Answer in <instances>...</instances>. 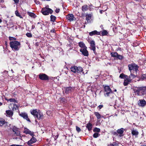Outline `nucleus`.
I'll return each instance as SVG.
<instances>
[{"mask_svg": "<svg viewBox=\"0 0 146 146\" xmlns=\"http://www.w3.org/2000/svg\"><path fill=\"white\" fill-rule=\"evenodd\" d=\"M133 90L134 93H136L138 96L140 95V93L141 95H144L146 93V86L135 87L133 88Z\"/></svg>", "mask_w": 146, "mask_h": 146, "instance_id": "obj_1", "label": "nucleus"}, {"mask_svg": "<svg viewBox=\"0 0 146 146\" xmlns=\"http://www.w3.org/2000/svg\"><path fill=\"white\" fill-rule=\"evenodd\" d=\"M10 47L14 51H18L21 47V43L18 41H12L9 43Z\"/></svg>", "mask_w": 146, "mask_h": 146, "instance_id": "obj_2", "label": "nucleus"}, {"mask_svg": "<svg viewBox=\"0 0 146 146\" xmlns=\"http://www.w3.org/2000/svg\"><path fill=\"white\" fill-rule=\"evenodd\" d=\"M104 92V96L106 97H109L114 94L113 91L109 86L103 85Z\"/></svg>", "mask_w": 146, "mask_h": 146, "instance_id": "obj_3", "label": "nucleus"}, {"mask_svg": "<svg viewBox=\"0 0 146 146\" xmlns=\"http://www.w3.org/2000/svg\"><path fill=\"white\" fill-rule=\"evenodd\" d=\"M31 113L38 120L43 118V114L41 113L40 110L37 111L36 109L33 110L31 111Z\"/></svg>", "mask_w": 146, "mask_h": 146, "instance_id": "obj_4", "label": "nucleus"}, {"mask_svg": "<svg viewBox=\"0 0 146 146\" xmlns=\"http://www.w3.org/2000/svg\"><path fill=\"white\" fill-rule=\"evenodd\" d=\"M128 67L129 70L133 72V73L135 74H137V72L139 71L138 69L139 68V66L137 64L134 63H133L129 64Z\"/></svg>", "mask_w": 146, "mask_h": 146, "instance_id": "obj_5", "label": "nucleus"}, {"mask_svg": "<svg viewBox=\"0 0 146 146\" xmlns=\"http://www.w3.org/2000/svg\"><path fill=\"white\" fill-rule=\"evenodd\" d=\"M53 12V11L51 9L46 7L42 8L41 11V12L44 15H48L49 13L52 14Z\"/></svg>", "mask_w": 146, "mask_h": 146, "instance_id": "obj_6", "label": "nucleus"}, {"mask_svg": "<svg viewBox=\"0 0 146 146\" xmlns=\"http://www.w3.org/2000/svg\"><path fill=\"white\" fill-rule=\"evenodd\" d=\"M38 78L40 80L47 81L49 80L48 76L45 74L41 73L38 75Z\"/></svg>", "mask_w": 146, "mask_h": 146, "instance_id": "obj_7", "label": "nucleus"}, {"mask_svg": "<svg viewBox=\"0 0 146 146\" xmlns=\"http://www.w3.org/2000/svg\"><path fill=\"white\" fill-rule=\"evenodd\" d=\"M19 115L23 119H26L27 121L31 122V121L29 118L28 115L27 113L25 112L19 113Z\"/></svg>", "mask_w": 146, "mask_h": 146, "instance_id": "obj_8", "label": "nucleus"}, {"mask_svg": "<svg viewBox=\"0 0 146 146\" xmlns=\"http://www.w3.org/2000/svg\"><path fill=\"white\" fill-rule=\"evenodd\" d=\"M8 122L3 118H0V127H6L8 126Z\"/></svg>", "mask_w": 146, "mask_h": 146, "instance_id": "obj_9", "label": "nucleus"}, {"mask_svg": "<svg viewBox=\"0 0 146 146\" xmlns=\"http://www.w3.org/2000/svg\"><path fill=\"white\" fill-rule=\"evenodd\" d=\"M87 47H86L83 48H80V52L84 56H87L89 55L88 52L87 50Z\"/></svg>", "mask_w": 146, "mask_h": 146, "instance_id": "obj_10", "label": "nucleus"}, {"mask_svg": "<svg viewBox=\"0 0 146 146\" xmlns=\"http://www.w3.org/2000/svg\"><path fill=\"white\" fill-rule=\"evenodd\" d=\"M124 131L125 129L123 128H121L117 130V131L118 134H119V137H121L124 135L123 132Z\"/></svg>", "mask_w": 146, "mask_h": 146, "instance_id": "obj_11", "label": "nucleus"}, {"mask_svg": "<svg viewBox=\"0 0 146 146\" xmlns=\"http://www.w3.org/2000/svg\"><path fill=\"white\" fill-rule=\"evenodd\" d=\"M65 93L66 94H68L72 91V90H74L75 89L74 88H72L71 86H69L65 88Z\"/></svg>", "mask_w": 146, "mask_h": 146, "instance_id": "obj_12", "label": "nucleus"}, {"mask_svg": "<svg viewBox=\"0 0 146 146\" xmlns=\"http://www.w3.org/2000/svg\"><path fill=\"white\" fill-rule=\"evenodd\" d=\"M139 101L138 105L139 106L143 107L146 105V101L144 99L140 100Z\"/></svg>", "mask_w": 146, "mask_h": 146, "instance_id": "obj_13", "label": "nucleus"}, {"mask_svg": "<svg viewBox=\"0 0 146 146\" xmlns=\"http://www.w3.org/2000/svg\"><path fill=\"white\" fill-rule=\"evenodd\" d=\"M90 44L92 49L93 50L94 52L95 53L96 48L95 41L93 40H91L90 42Z\"/></svg>", "mask_w": 146, "mask_h": 146, "instance_id": "obj_14", "label": "nucleus"}, {"mask_svg": "<svg viewBox=\"0 0 146 146\" xmlns=\"http://www.w3.org/2000/svg\"><path fill=\"white\" fill-rule=\"evenodd\" d=\"M66 19L70 21H72L74 20V16L72 14H69L66 16Z\"/></svg>", "mask_w": 146, "mask_h": 146, "instance_id": "obj_15", "label": "nucleus"}, {"mask_svg": "<svg viewBox=\"0 0 146 146\" xmlns=\"http://www.w3.org/2000/svg\"><path fill=\"white\" fill-rule=\"evenodd\" d=\"M100 32L97 31L96 30H94L91 32H90L89 33V35L92 36L93 35H100Z\"/></svg>", "mask_w": 146, "mask_h": 146, "instance_id": "obj_16", "label": "nucleus"}, {"mask_svg": "<svg viewBox=\"0 0 146 146\" xmlns=\"http://www.w3.org/2000/svg\"><path fill=\"white\" fill-rule=\"evenodd\" d=\"M86 127L88 129V131H90L92 130L93 127V125L91 123L89 122L86 124Z\"/></svg>", "mask_w": 146, "mask_h": 146, "instance_id": "obj_17", "label": "nucleus"}, {"mask_svg": "<svg viewBox=\"0 0 146 146\" xmlns=\"http://www.w3.org/2000/svg\"><path fill=\"white\" fill-rule=\"evenodd\" d=\"M131 82V80L128 78V77L127 78L124 80V81L123 83V85L125 86H127L129 84V83Z\"/></svg>", "mask_w": 146, "mask_h": 146, "instance_id": "obj_18", "label": "nucleus"}, {"mask_svg": "<svg viewBox=\"0 0 146 146\" xmlns=\"http://www.w3.org/2000/svg\"><path fill=\"white\" fill-rule=\"evenodd\" d=\"M5 100H7V102H13L14 103H17V100H16L14 98H10L8 99L7 97H5Z\"/></svg>", "mask_w": 146, "mask_h": 146, "instance_id": "obj_19", "label": "nucleus"}, {"mask_svg": "<svg viewBox=\"0 0 146 146\" xmlns=\"http://www.w3.org/2000/svg\"><path fill=\"white\" fill-rule=\"evenodd\" d=\"M24 133L27 134H29L31 136L35 135L34 134V133L33 132H32L31 131L27 129L25 130L24 131Z\"/></svg>", "mask_w": 146, "mask_h": 146, "instance_id": "obj_20", "label": "nucleus"}, {"mask_svg": "<svg viewBox=\"0 0 146 146\" xmlns=\"http://www.w3.org/2000/svg\"><path fill=\"white\" fill-rule=\"evenodd\" d=\"M131 74L128 77V78L131 81L132 80H133L134 78H135L136 77V75L135 74H134L133 73V72L130 71Z\"/></svg>", "mask_w": 146, "mask_h": 146, "instance_id": "obj_21", "label": "nucleus"}, {"mask_svg": "<svg viewBox=\"0 0 146 146\" xmlns=\"http://www.w3.org/2000/svg\"><path fill=\"white\" fill-rule=\"evenodd\" d=\"M6 113L8 115V116L10 117H12L13 114V112L11 110H6Z\"/></svg>", "mask_w": 146, "mask_h": 146, "instance_id": "obj_22", "label": "nucleus"}, {"mask_svg": "<svg viewBox=\"0 0 146 146\" xmlns=\"http://www.w3.org/2000/svg\"><path fill=\"white\" fill-rule=\"evenodd\" d=\"M78 45L79 47L81 48H84L87 47L86 46L85 44L83 41H81L78 43Z\"/></svg>", "mask_w": 146, "mask_h": 146, "instance_id": "obj_23", "label": "nucleus"}, {"mask_svg": "<svg viewBox=\"0 0 146 146\" xmlns=\"http://www.w3.org/2000/svg\"><path fill=\"white\" fill-rule=\"evenodd\" d=\"M131 134L133 135L137 136L139 134V132L136 130H131Z\"/></svg>", "mask_w": 146, "mask_h": 146, "instance_id": "obj_24", "label": "nucleus"}, {"mask_svg": "<svg viewBox=\"0 0 146 146\" xmlns=\"http://www.w3.org/2000/svg\"><path fill=\"white\" fill-rule=\"evenodd\" d=\"M77 68V67L74 65L72 66L70 68L71 71L74 73H76Z\"/></svg>", "mask_w": 146, "mask_h": 146, "instance_id": "obj_25", "label": "nucleus"}, {"mask_svg": "<svg viewBox=\"0 0 146 146\" xmlns=\"http://www.w3.org/2000/svg\"><path fill=\"white\" fill-rule=\"evenodd\" d=\"M83 71V69L82 67L80 66H79L77 67V68L76 71V73H81Z\"/></svg>", "mask_w": 146, "mask_h": 146, "instance_id": "obj_26", "label": "nucleus"}, {"mask_svg": "<svg viewBox=\"0 0 146 146\" xmlns=\"http://www.w3.org/2000/svg\"><path fill=\"white\" fill-rule=\"evenodd\" d=\"M82 11L84 12L87 11L88 9V6L86 5H84L82 7Z\"/></svg>", "mask_w": 146, "mask_h": 146, "instance_id": "obj_27", "label": "nucleus"}, {"mask_svg": "<svg viewBox=\"0 0 146 146\" xmlns=\"http://www.w3.org/2000/svg\"><path fill=\"white\" fill-rule=\"evenodd\" d=\"M92 15L91 14H87L86 15V20L87 21V22H90V20L91 18Z\"/></svg>", "mask_w": 146, "mask_h": 146, "instance_id": "obj_28", "label": "nucleus"}, {"mask_svg": "<svg viewBox=\"0 0 146 146\" xmlns=\"http://www.w3.org/2000/svg\"><path fill=\"white\" fill-rule=\"evenodd\" d=\"M128 76L122 73L119 76V78L121 79H126L127 78Z\"/></svg>", "mask_w": 146, "mask_h": 146, "instance_id": "obj_29", "label": "nucleus"}, {"mask_svg": "<svg viewBox=\"0 0 146 146\" xmlns=\"http://www.w3.org/2000/svg\"><path fill=\"white\" fill-rule=\"evenodd\" d=\"M27 14L29 16L35 18L36 17V15L35 14L32 12H27Z\"/></svg>", "mask_w": 146, "mask_h": 146, "instance_id": "obj_30", "label": "nucleus"}, {"mask_svg": "<svg viewBox=\"0 0 146 146\" xmlns=\"http://www.w3.org/2000/svg\"><path fill=\"white\" fill-rule=\"evenodd\" d=\"M118 53L117 52H111L110 54L111 57L116 58L118 54Z\"/></svg>", "mask_w": 146, "mask_h": 146, "instance_id": "obj_31", "label": "nucleus"}, {"mask_svg": "<svg viewBox=\"0 0 146 146\" xmlns=\"http://www.w3.org/2000/svg\"><path fill=\"white\" fill-rule=\"evenodd\" d=\"M94 114L98 119H99L101 117V115L98 112H95Z\"/></svg>", "mask_w": 146, "mask_h": 146, "instance_id": "obj_32", "label": "nucleus"}, {"mask_svg": "<svg viewBox=\"0 0 146 146\" xmlns=\"http://www.w3.org/2000/svg\"><path fill=\"white\" fill-rule=\"evenodd\" d=\"M93 131L94 132L98 133L100 132V129L99 128L96 127L94 128Z\"/></svg>", "mask_w": 146, "mask_h": 146, "instance_id": "obj_33", "label": "nucleus"}, {"mask_svg": "<svg viewBox=\"0 0 146 146\" xmlns=\"http://www.w3.org/2000/svg\"><path fill=\"white\" fill-rule=\"evenodd\" d=\"M50 21L52 22L54 21L56 19V17L52 15L50 16Z\"/></svg>", "mask_w": 146, "mask_h": 146, "instance_id": "obj_34", "label": "nucleus"}, {"mask_svg": "<svg viewBox=\"0 0 146 146\" xmlns=\"http://www.w3.org/2000/svg\"><path fill=\"white\" fill-rule=\"evenodd\" d=\"M108 34V33L106 30H104L102 32V35L104 36L107 35Z\"/></svg>", "mask_w": 146, "mask_h": 146, "instance_id": "obj_35", "label": "nucleus"}, {"mask_svg": "<svg viewBox=\"0 0 146 146\" xmlns=\"http://www.w3.org/2000/svg\"><path fill=\"white\" fill-rule=\"evenodd\" d=\"M15 14L16 16L19 17L20 18H23V17L19 13L17 10H16L15 11Z\"/></svg>", "mask_w": 146, "mask_h": 146, "instance_id": "obj_36", "label": "nucleus"}, {"mask_svg": "<svg viewBox=\"0 0 146 146\" xmlns=\"http://www.w3.org/2000/svg\"><path fill=\"white\" fill-rule=\"evenodd\" d=\"M116 58L117 59L121 60L123 58V56L121 55L118 54Z\"/></svg>", "mask_w": 146, "mask_h": 146, "instance_id": "obj_37", "label": "nucleus"}, {"mask_svg": "<svg viewBox=\"0 0 146 146\" xmlns=\"http://www.w3.org/2000/svg\"><path fill=\"white\" fill-rule=\"evenodd\" d=\"M100 135V134L97 133H95L93 135V137L94 138H97Z\"/></svg>", "mask_w": 146, "mask_h": 146, "instance_id": "obj_38", "label": "nucleus"}, {"mask_svg": "<svg viewBox=\"0 0 146 146\" xmlns=\"http://www.w3.org/2000/svg\"><path fill=\"white\" fill-rule=\"evenodd\" d=\"M111 134L114 135H118L117 131H113L111 132Z\"/></svg>", "mask_w": 146, "mask_h": 146, "instance_id": "obj_39", "label": "nucleus"}, {"mask_svg": "<svg viewBox=\"0 0 146 146\" xmlns=\"http://www.w3.org/2000/svg\"><path fill=\"white\" fill-rule=\"evenodd\" d=\"M141 79L142 80H144L145 79H146V74H143L142 75Z\"/></svg>", "mask_w": 146, "mask_h": 146, "instance_id": "obj_40", "label": "nucleus"}, {"mask_svg": "<svg viewBox=\"0 0 146 146\" xmlns=\"http://www.w3.org/2000/svg\"><path fill=\"white\" fill-rule=\"evenodd\" d=\"M26 36L29 38H31L32 37V34L31 33H27L26 34Z\"/></svg>", "mask_w": 146, "mask_h": 146, "instance_id": "obj_41", "label": "nucleus"}, {"mask_svg": "<svg viewBox=\"0 0 146 146\" xmlns=\"http://www.w3.org/2000/svg\"><path fill=\"white\" fill-rule=\"evenodd\" d=\"M32 136V137L30 139L33 141V143H35L36 141V138L34 137V136Z\"/></svg>", "mask_w": 146, "mask_h": 146, "instance_id": "obj_42", "label": "nucleus"}, {"mask_svg": "<svg viewBox=\"0 0 146 146\" xmlns=\"http://www.w3.org/2000/svg\"><path fill=\"white\" fill-rule=\"evenodd\" d=\"M9 39L10 40H12L13 41H16V38L15 37L9 36Z\"/></svg>", "mask_w": 146, "mask_h": 146, "instance_id": "obj_43", "label": "nucleus"}, {"mask_svg": "<svg viewBox=\"0 0 146 146\" xmlns=\"http://www.w3.org/2000/svg\"><path fill=\"white\" fill-rule=\"evenodd\" d=\"M12 130L13 132L14 133L15 132L17 131H18V128L15 126H14L13 127Z\"/></svg>", "mask_w": 146, "mask_h": 146, "instance_id": "obj_44", "label": "nucleus"}, {"mask_svg": "<svg viewBox=\"0 0 146 146\" xmlns=\"http://www.w3.org/2000/svg\"><path fill=\"white\" fill-rule=\"evenodd\" d=\"M76 129L78 133L80 132L81 130L80 128L77 126H76Z\"/></svg>", "mask_w": 146, "mask_h": 146, "instance_id": "obj_45", "label": "nucleus"}, {"mask_svg": "<svg viewBox=\"0 0 146 146\" xmlns=\"http://www.w3.org/2000/svg\"><path fill=\"white\" fill-rule=\"evenodd\" d=\"M58 135L57 134L56 135H53V137L54 138V139L56 140L58 138Z\"/></svg>", "mask_w": 146, "mask_h": 146, "instance_id": "obj_46", "label": "nucleus"}, {"mask_svg": "<svg viewBox=\"0 0 146 146\" xmlns=\"http://www.w3.org/2000/svg\"><path fill=\"white\" fill-rule=\"evenodd\" d=\"M34 143H33V141L30 139L27 142V144L29 145H31V144Z\"/></svg>", "mask_w": 146, "mask_h": 146, "instance_id": "obj_47", "label": "nucleus"}, {"mask_svg": "<svg viewBox=\"0 0 146 146\" xmlns=\"http://www.w3.org/2000/svg\"><path fill=\"white\" fill-rule=\"evenodd\" d=\"M14 134H15L17 136H19L20 135V132L18 131H17L15 132Z\"/></svg>", "mask_w": 146, "mask_h": 146, "instance_id": "obj_48", "label": "nucleus"}, {"mask_svg": "<svg viewBox=\"0 0 146 146\" xmlns=\"http://www.w3.org/2000/svg\"><path fill=\"white\" fill-rule=\"evenodd\" d=\"M14 3L16 4H18L19 3V0H13Z\"/></svg>", "mask_w": 146, "mask_h": 146, "instance_id": "obj_49", "label": "nucleus"}, {"mask_svg": "<svg viewBox=\"0 0 146 146\" xmlns=\"http://www.w3.org/2000/svg\"><path fill=\"white\" fill-rule=\"evenodd\" d=\"M113 144L114 146H118V143L116 142H113Z\"/></svg>", "mask_w": 146, "mask_h": 146, "instance_id": "obj_50", "label": "nucleus"}, {"mask_svg": "<svg viewBox=\"0 0 146 146\" xmlns=\"http://www.w3.org/2000/svg\"><path fill=\"white\" fill-rule=\"evenodd\" d=\"M60 10L59 9H56L55 11L57 13H59L60 11Z\"/></svg>", "mask_w": 146, "mask_h": 146, "instance_id": "obj_51", "label": "nucleus"}, {"mask_svg": "<svg viewBox=\"0 0 146 146\" xmlns=\"http://www.w3.org/2000/svg\"><path fill=\"white\" fill-rule=\"evenodd\" d=\"M103 107V105H100L98 106V108L100 110Z\"/></svg>", "mask_w": 146, "mask_h": 146, "instance_id": "obj_52", "label": "nucleus"}, {"mask_svg": "<svg viewBox=\"0 0 146 146\" xmlns=\"http://www.w3.org/2000/svg\"><path fill=\"white\" fill-rule=\"evenodd\" d=\"M50 32L51 33H55V31L54 29H53L50 30Z\"/></svg>", "mask_w": 146, "mask_h": 146, "instance_id": "obj_53", "label": "nucleus"}, {"mask_svg": "<svg viewBox=\"0 0 146 146\" xmlns=\"http://www.w3.org/2000/svg\"><path fill=\"white\" fill-rule=\"evenodd\" d=\"M107 146H114V145L113 143H110V144H108Z\"/></svg>", "mask_w": 146, "mask_h": 146, "instance_id": "obj_54", "label": "nucleus"}, {"mask_svg": "<svg viewBox=\"0 0 146 146\" xmlns=\"http://www.w3.org/2000/svg\"><path fill=\"white\" fill-rule=\"evenodd\" d=\"M35 28V26L34 25H32V29H34Z\"/></svg>", "mask_w": 146, "mask_h": 146, "instance_id": "obj_55", "label": "nucleus"}, {"mask_svg": "<svg viewBox=\"0 0 146 146\" xmlns=\"http://www.w3.org/2000/svg\"><path fill=\"white\" fill-rule=\"evenodd\" d=\"M11 146H18V145L13 144L12 145H11Z\"/></svg>", "mask_w": 146, "mask_h": 146, "instance_id": "obj_56", "label": "nucleus"}, {"mask_svg": "<svg viewBox=\"0 0 146 146\" xmlns=\"http://www.w3.org/2000/svg\"><path fill=\"white\" fill-rule=\"evenodd\" d=\"M44 25L45 26V25L44 23H41V24L40 25V26H42V25Z\"/></svg>", "mask_w": 146, "mask_h": 146, "instance_id": "obj_57", "label": "nucleus"}, {"mask_svg": "<svg viewBox=\"0 0 146 146\" xmlns=\"http://www.w3.org/2000/svg\"><path fill=\"white\" fill-rule=\"evenodd\" d=\"M41 24V22H38L37 23V24Z\"/></svg>", "mask_w": 146, "mask_h": 146, "instance_id": "obj_58", "label": "nucleus"}, {"mask_svg": "<svg viewBox=\"0 0 146 146\" xmlns=\"http://www.w3.org/2000/svg\"><path fill=\"white\" fill-rule=\"evenodd\" d=\"M2 22L1 19H0V23H1Z\"/></svg>", "mask_w": 146, "mask_h": 146, "instance_id": "obj_59", "label": "nucleus"}, {"mask_svg": "<svg viewBox=\"0 0 146 146\" xmlns=\"http://www.w3.org/2000/svg\"><path fill=\"white\" fill-rule=\"evenodd\" d=\"M117 91V90L116 89H115L114 90L113 92H116Z\"/></svg>", "mask_w": 146, "mask_h": 146, "instance_id": "obj_60", "label": "nucleus"}, {"mask_svg": "<svg viewBox=\"0 0 146 146\" xmlns=\"http://www.w3.org/2000/svg\"><path fill=\"white\" fill-rule=\"evenodd\" d=\"M40 29H42V30H43V27H42V26L40 28Z\"/></svg>", "mask_w": 146, "mask_h": 146, "instance_id": "obj_61", "label": "nucleus"}, {"mask_svg": "<svg viewBox=\"0 0 146 146\" xmlns=\"http://www.w3.org/2000/svg\"><path fill=\"white\" fill-rule=\"evenodd\" d=\"M18 146H23V145H18Z\"/></svg>", "mask_w": 146, "mask_h": 146, "instance_id": "obj_62", "label": "nucleus"}, {"mask_svg": "<svg viewBox=\"0 0 146 146\" xmlns=\"http://www.w3.org/2000/svg\"><path fill=\"white\" fill-rule=\"evenodd\" d=\"M141 146H146V145H141Z\"/></svg>", "mask_w": 146, "mask_h": 146, "instance_id": "obj_63", "label": "nucleus"}, {"mask_svg": "<svg viewBox=\"0 0 146 146\" xmlns=\"http://www.w3.org/2000/svg\"><path fill=\"white\" fill-rule=\"evenodd\" d=\"M11 71H12V72H14L13 71V70H11Z\"/></svg>", "mask_w": 146, "mask_h": 146, "instance_id": "obj_64", "label": "nucleus"}]
</instances>
